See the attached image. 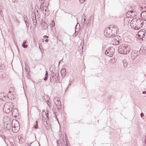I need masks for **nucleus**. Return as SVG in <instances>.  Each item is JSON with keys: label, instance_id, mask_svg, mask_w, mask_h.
I'll return each instance as SVG.
<instances>
[{"label": "nucleus", "instance_id": "nucleus-1", "mask_svg": "<svg viewBox=\"0 0 146 146\" xmlns=\"http://www.w3.org/2000/svg\"><path fill=\"white\" fill-rule=\"evenodd\" d=\"M130 46L126 44H123L118 47L119 52L122 54H128L131 50Z\"/></svg>", "mask_w": 146, "mask_h": 146}, {"label": "nucleus", "instance_id": "nucleus-2", "mask_svg": "<svg viewBox=\"0 0 146 146\" xmlns=\"http://www.w3.org/2000/svg\"><path fill=\"white\" fill-rule=\"evenodd\" d=\"M13 107L14 106L11 102H7L4 104L3 111L5 113H8L11 112Z\"/></svg>", "mask_w": 146, "mask_h": 146}, {"label": "nucleus", "instance_id": "nucleus-3", "mask_svg": "<svg viewBox=\"0 0 146 146\" xmlns=\"http://www.w3.org/2000/svg\"><path fill=\"white\" fill-rule=\"evenodd\" d=\"M12 130L14 133H17L19 130V124L18 122L16 120L12 121Z\"/></svg>", "mask_w": 146, "mask_h": 146}, {"label": "nucleus", "instance_id": "nucleus-4", "mask_svg": "<svg viewBox=\"0 0 146 146\" xmlns=\"http://www.w3.org/2000/svg\"><path fill=\"white\" fill-rule=\"evenodd\" d=\"M111 27H107L104 31V34L107 37H112L113 35V33H114L113 30L111 29Z\"/></svg>", "mask_w": 146, "mask_h": 146}, {"label": "nucleus", "instance_id": "nucleus-5", "mask_svg": "<svg viewBox=\"0 0 146 146\" xmlns=\"http://www.w3.org/2000/svg\"><path fill=\"white\" fill-rule=\"evenodd\" d=\"M115 52L114 48L113 47H110L106 51L105 54L106 55L110 57H111L114 54Z\"/></svg>", "mask_w": 146, "mask_h": 146}, {"label": "nucleus", "instance_id": "nucleus-6", "mask_svg": "<svg viewBox=\"0 0 146 146\" xmlns=\"http://www.w3.org/2000/svg\"><path fill=\"white\" fill-rule=\"evenodd\" d=\"M64 138H65L66 140V135L65 134L64 135H61L60 136V141L58 140L57 141V146H66L64 145Z\"/></svg>", "mask_w": 146, "mask_h": 146}, {"label": "nucleus", "instance_id": "nucleus-7", "mask_svg": "<svg viewBox=\"0 0 146 146\" xmlns=\"http://www.w3.org/2000/svg\"><path fill=\"white\" fill-rule=\"evenodd\" d=\"M114 36L115 34L113 33V37L111 39V40L112 41L111 42L113 44L117 45L119 44V41L118 36Z\"/></svg>", "mask_w": 146, "mask_h": 146}, {"label": "nucleus", "instance_id": "nucleus-8", "mask_svg": "<svg viewBox=\"0 0 146 146\" xmlns=\"http://www.w3.org/2000/svg\"><path fill=\"white\" fill-rule=\"evenodd\" d=\"M12 111V115L15 118L19 117V114L16 108H13L11 111Z\"/></svg>", "mask_w": 146, "mask_h": 146}, {"label": "nucleus", "instance_id": "nucleus-9", "mask_svg": "<svg viewBox=\"0 0 146 146\" xmlns=\"http://www.w3.org/2000/svg\"><path fill=\"white\" fill-rule=\"evenodd\" d=\"M4 124L5 126H6V124H8L11 123V120L9 117L7 116H5L3 119Z\"/></svg>", "mask_w": 146, "mask_h": 146}, {"label": "nucleus", "instance_id": "nucleus-10", "mask_svg": "<svg viewBox=\"0 0 146 146\" xmlns=\"http://www.w3.org/2000/svg\"><path fill=\"white\" fill-rule=\"evenodd\" d=\"M54 102L56 106H57V109H59L58 106H60L61 105V103L60 101V99L58 98H55L54 100Z\"/></svg>", "mask_w": 146, "mask_h": 146}, {"label": "nucleus", "instance_id": "nucleus-11", "mask_svg": "<svg viewBox=\"0 0 146 146\" xmlns=\"http://www.w3.org/2000/svg\"><path fill=\"white\" fill-rule=\"evenodd\" d=\"M0 99L5 101L8 100V97L4 93L0 92Z\"/></svg>", "mask_w": 146, "mask_h": 146}, {"label": "nucleus", "instance_id": "nucleus-12", "mask_svg": "<svg viewBox=\"0 0 146 146\" xmlns=\"http://www.w3.org/2000/svg\"><path fill=\"white\" fill-rule=\"evenodd\" d=\"M38 122L37 121H36L35 123H34L33 126L32 127V129L33 132H36L37 129L38 128Z\"/></svg>", "mask_w": 146, "mask_h": 146}, {"label": "nucleus", "instance_id": "nucleus-13", "mask_svg": "<svg viewBox=\"0 0 146 146\" xmlns=\"http://www.w3.org/2000/svg\"><path fill=\"white\" fill-rule=\"evenodd\" d=\"M52 80L54 81V83H58V78L56 77V74L55 75H52V77H50V81H51Z\"/></svg>", "mask_w": 146, "mask_h": 146}, {"label": "nucleus", "instance_id": "nucleus-14", "mask_svg": "<svg viewBox=\"0 0 146 146\" xmlns=\"http://www.w3.org/2000/svg\"><path fill=\"white\" fill-rule=\"evenodd\" d=\"M141 21L140 22V25H136L135 27V30H138L139 29H141L143 25L144 24V21H143L141 20Z\"/></svg>", "mask_w": 146, "mask_h": 146}, {"label": "nucleus", "instance_id": "nucleus-15", "mask_svg": "<svg viewBox=\"0 0 146 146\" xmlns=\"http://www.w3.org/2000/svg\"><path fill=\"white\" fill-rule=\"evenodd\" d=\"M80 28V24L78 23L76 25L75 27V35L76 36L78 33H77V34L76 35L75 34L77 32H78V31L79 30V29Z\"/></svg>", "mask_w": 146, "mask_h": 146}, {"label": "nucleus", "instance_id": "nucleus-16", "mask_svg": "<svg viewBox=\"0 0 146 146\" xmlns=\"http://www.w3.org/2000/svg\"><path fill=\"white\" fill-rule=\"evenodd\" d=\"M139 52L141 54H145L146 53V48H144L143 47H141L140 50Z\"/></svg>", "mask_w": 146, "mask_h": 146}, {"label": "nucleus", "instance_id": "nucleus-17", "mask_svg": "<svg viewBox=\"0 0 146 146\" xmlns=\"http://www.w3.org/2000/svg\"><path fill=\"white\" fill-rule=\"evenodd\" d=\"M141 17L146 21V11H144L142 12L141 13Z\"/></svg>", "mask_w": 146, "mask_h": 146}, {"label": "nucleus", "instance_id": "nucleus-18", "mask_svg": "<svg viewBox=\"0 0 146 146\" xmlns=\"http://www.w3.org/2000/svg\"><path fill=\"white\" fill-rule=\"evenodd\" d=\"M34 15L35 16V17H34V16H33L32 17V18L33 21V24L34 25H35L36 24V20L35 13L34 14Z\"/></svg>", "mask_w": 146, "mask_h": 146}, {"label": "nucleus", "instance_id": "nucleus-19", "mask_svg": "<svg viewBox=\"0 0 146 146\" xmlns=\"http://www.w3.org/2000/svg\"><path fill=\"white\" fill-rule=\"evenodd\" d=\"M94 19V17L92 16H91L89 18V19L88 21V22L87 23V26L88 27V26L90 25V23L91 22V19Z\"/></svg>", "mask_w": 146, "mask_h": 146}, {"label": "nucleus", "instance_id": "nucleus-20", "mask_svg": "<svg viewBox=\"0 0 146 146\" xmlns=\"http://www.w3.org/2000/svg\"><path fill=\"white\" fill-rule=\"evenodd\" d=\"M123 66L124 67H126L127 66L128 63L127 62L126 60L125 59L123 61Z\"/></svg>", "mask_w": 146, "mask_h": 146}, {"label": "nucleus", "instance_id": "nucleus-21", "mask_svg": "<svg viewBox=\"0 0 146 146\" xmlns=\"http://www.w3.org/2000/svg\"><path fill=\"white\" fill-rule=\"evenodd\" d=\"M35 132V133H36L38 134H41L42 133V131L40 130V129L39 128H38V129H37V130H36V132Z\"/></svg>", "mask_w": 146, "mask_h": 146}, {"label": "nucleus", "instance_id": "nucleus-22", "mask_svg": "<svg viewBox=\"0 0 146 146\" xmlns=\"http://www.w3.org/2000/svg\"><path fill=\"white\" fill-rule=\"evenodd\" d=\"M132 20L133 21V22H134L135 21H136V23H138L139 22V21H141V19L139 18H135L133 19H132Z\"/></svg>", "mask_w": 146, "mask_h": 146}, {"label": "nucleus", "instance_id": "nucleus-23", "mask_svg": "<svg viewBox=\"0 0 146 146\" xmlns=\"http://www.w3.org/2000/svg\"><path fill=\"white\" fill-rule=\"evenodd\" d=\"M7 125L6 126V128L8 130H10L11 128V123H9L8 124H6V125Z\"/></svg>", "mask_w": 146, "mask_h": 146}, {"label": "nucleus", "instance_id": "nucleus-24", "mask_svg": "<svg viewBox=\"0 0 146 146\" xmlns=\"http://www.w3.org/2000/svg\"><path fill=\"white\" fill-rule=\"evenodd\" d=\"M23 20L25 21H26L27 20L29 21V20L27 18V16H25V15H24V16L23 17Z\"/></svg>", "mask_w": 146, "mask_h": 146}, {"label": "nucleus", "instance_id": "nucleus-25", "mask_svg": "<svg viewBox=\"0 0 146 146\" xmlns=\"http://www.w3.org/2000/svg\"><path fill=\"white\" fill-rule=\"evenodd\" d=\"M110 27H111V29L113 30V31L114 30V31H115L116 30L117 31V28L115 27H114V26L113 25H111L110 26Z\"/></svg>", "mask_w": 146, "mask_h": 146}, {"label": "nucleus", "instance_id": "nucleus-26", "mask_svg": "<svg viewBox=\"0 0 146 146\" xmlns=\"http://www.w3.org/2000/svg\"><path fill=\"white\" fill-rule=\"evenodd\" d=\"M43 124L46 127H47L48 125V124L47 123V121H44L43 122Z\"/></svg>", "mask_w": 146, "mask_h": 146}, {"label": "nucleus", "instance_id": "nucleus-27", "mask_svg": "<svg viewBox=\"0 0 146 146\" xmlns=\"http://www.w3.org/2000/svg\"><path fill=\"white\" fill-rule=\"evenodd\" d=\"M29 21L27 20L26 21H25V22L26 24L27 27H28L29 26V23L28 22Z\"/></svg>", "mask_w": 146, "mask_h": 146}, {"label": "nucleus", "instance_id": "nucleus-28", "mask_svg": "<svg viewBox=\"0 0 146 146\" xmlns=\"http://www.w3.org/2000/svg\"><path fill=\"white\" fill-rule=\"evenodd\" d=\"M46 9H47V8L46 7L44 6L43 7V6L42 8V11H44V10L46 12Z\"/></svg>", "mask_w": 146, "mask_h": 146}, {"label": "nucleus", "instance_id": "nucleus-29", "mask_svg": "<svg viewBox=\"0 0 146 146\" xmlns=\"http://www.w3.org/2000/svg\"><path fill=\"white\" fill-rule=\"evenodd\" d=\"M66 71V69L65 68H63L61 71V74L64 73Z\"/></svg>", "mask_w": 146, "mask_h": 146}, {"label": "nucleus", "instance_id": "nucleus-30", "mask_svg": "<svg viewBox=\"0 0 146 146\" xmlns=\"http://www.w3.org/2000/svg\"><path fill=\"white\" fill-rule=\"evenodd\" d=\"M131 11H129L127 13L126 15H130V16H131L133 15V14H131Z\"/></svg>", "mask_w": 146, "mask_h": 146}, {"label": "nucleus", "instance_id": "nucleus-31", "mask_svg": "<svg viewBox=\"0 0 146 146\" xmlns=\"http://www.w3.org/2000/svg\"><path fill=\"white\" fill-rule=\"evenodd\" d=\"M80 47H81V48H81L80 49V51L81 52H83V47L82 46V44L81 43L80 44V46H79V48H80Z\"/></svg>", "mask_w": 146, "mask_h": 146}, {"label": "nucleus", "instance_id": "nucleus-32", "mask_svg": "<svg viewBox=\"0 0 146 146\" xmlns=\"http://www.w3.org/2000/svg\"><path fill=\"white\" fill-rule=\"evenodd\" d=\"M131 11V14H134V15H135V16H136V15L135 14V13L136 14L137 13L135 12V11H133H133Z\"/></svg>", "mask_w": 146, "mask_h": 146}, {"label": "nucleus", "instance_id": "nucleus-33", "mask_svg": "<svg viewBox=\"0 0 146 146\" xmlns=\"http://www.w3.org/2000/svg\"><path fill=\"white\" fill-rule=\"evenodd\" d=\"M40 3L41 5L43 4L44 1V0H39Z\"/></svg>", "mask_w": 146, "mask_h": 146}, {"label": "nucleus", "instance_id": "nucleus-34", "mask_svg": "<svg viewBox=\"0 0 146 146\" xmlns=\"http://www.w3.org/2000/svg\"><path fill=\"white\" fill-rule=\"evenodd\" d=\"M22 46L25 48H26L28 47L27 45H26L25 44H22Z\"/></svg>", "mask_w": 146, "mask_h": 146}, {"label": "nucleus", "instance_id": "nucleus-35", "mask_svg": "<svg viewBox=\"0 0 146 146\" xmlns=\"http://www.w3.org/2000/svg\"><path fill=\"white\" fill-rule=\"evenodd\" d=\"M11 93V92H9L8 93L7 96V97H8V99H9V100L10 99V98H9L10 97V94Z\"/></svg>", "mask_w": 146, "mask_h": 146}, {"label": "nucleus", "instance_id": "nucleus-36", "mask_svg": "<svg viewBox=\"0 0 146 146\" xmlns=\"http://www.w3.org/2000/svg\"><path fill=\"white\" fill-rule=\"evenodd\" d=\"M43 6L41 4V5L40 6V8H38L41 11H42V7Z\"/></svg>", "mask_w": 146, "mask_h": 146}, {"label": "nucleus", "instance_id": "nucleus-37", "mask_svg": "<svg viewBox=\"0 0 146 146\" xmlns=\"http://www.w3.org/2000/svg\"><path fill=\"white\" fill-rule=\"evenodd\" d=\"M71 15V17L72 18V19H77V18H76V17L74 16V15Z\"/></svg>", "mask_w": 146, "mask_h": 146}, {"label": "nucleus", "instance_id": "nucleus-38", "mask_svg": "<svg viewBox=\"0 0 146 146\" xmlns=\"http://www.w3.org/2000/svg\"><path fill=\"white\" fill-rule=\"evenodd\" d=\"M3 78V76L1 74H0V81L2 80Z\"/></svg>", "mask_w": 146, "mask_h": 146}, {"label": "nucleus", "instance_id": "nucleus-39", "mask_svg": "<svg viewBox=\"0 0 146 146\" xmlns=\"http://www.w3.org/2000/svg\"><path fill=\"white\" fill-rule=\"evenodd\" d=\"M66 142V144H64V145L66 146H69L68 145V143H67V139H66V141H65Z\"/></svg>", "mask_w": 146, "mask_h": 146}, {"label": "nucleus", "instance_id": "nucleus-40", "mask_svg": "<svg viewBox=\"0 0 146 146\" xmlns=\"http://www.w3.org/2000/svg\"><path fill=\"white\" fill-rule=\"evenodd\" d=\"M79 0L80 2L82 3H84L86 0Z\"/></svg>", "mask_w": 146, "mask_h": 146}, {"label": "nucleus", "instance_id": "nucleus-41", "mask_svg": "<svg viewBox=\"0 0 146 146\" xmlns=\"http://www.w3.org/2000/svg\"><path fill=\"white\" fill-rule=\"evenodd\" d=\"M43 38H48V36L46 35H44L43 36Z\"/></svg>", "mask_w": 146, "mask_h": 146}, {"label": "nucleus", "instance_id": "nucleus-42", "mask_svg": "<svg viewBox=\"0 0 146 146\" xmlns=\"http://www.w3.org/2000/svg\"><path fill=\"white\" fill-rule=\"evenodd\" d=\"M141 22V21H139V22L138 23H137L135 25H140V22Z\"/></svg>", "mask_w": 146, "mask_h": 146}, {"label": "nucleus", "instance_id": "nucleus-43", "mask_svg": "<svg viewBox=\"0 0 146 146\" xmlns=\"http://www.w3.org/2000/svg\"><path fill=\"white\" fill-rule=\"evenodd\" d=\"M45 76H47V77H48V72L47 71H46Z\"/></svg>", "mask_w": 146, "mask_h": 146}, {"label": "nucleus", "instance_id": "nucleus-44", "mask_svg": "<svg viewBox=\"0 0 146 146\" xmlns=\"http://www.w3.org/2000/svg\"><path fill=\"white\" fill-rule=\"evenodd\" d=\"M48 79V77L47 76H45L44 78V81H46V80Z\"/></svg>", "mask_w": 146, "mask_h": 146}, {"label": "nucleus", "instance_id": "nucleus-45", "mask_svg": "<svg viewBox=\"0 0 146 146\" xmlns=\"http://www.w3.org/2000/svg\"><path fill=\"white\" fill-rule=\"evenodd\" d=\"M27 42V41L26 40H24L22 44H25Z\"/></svg>", "mask_w": 146, "mask_h": 146}, {"label": "nucleus", "instance_id": "nucleus-46", "mask_svg": "<svg viewBox=\"0 0 146 146\" xmlns=\"http://www.w3.org/2000/svg\"><path fill=\"white\" fill-rule=\"evenodd\" d=\"M141 117H143L144 116V114L143 113H142L141 114Z\"/></svg>", "mask_w": 146, "mask_h": 146}, {"label": "nucleus", "instance_id": "nucleus-47", "mask_svg": "<svg viewBox=\"0 0 146 146\" xmlns=\"http://www.w3.org/2000/svg\"><path fill=\"white\" fill-rule=\"evenodd\" d=\"M52 23H54L53 24H52V26L53 27V26H54V21H52Z\"/></svg>", "mask_w": 146, "mask_h": 146}, {"label": "nucleus", "instance_id": "nucleus-48", "mask_svg": "<svg viewBox=\"0 0 146 146\" xmlns=\"http://www.w3.org/2000/svg\"><path fill=\"white\" fill-rule=\"evenodd\" d=\"M143 94H146V91H143L142 92Z\"/></svg>", "mask_w": 146, "mask_h": 146}, {"label": "nucleus", "instance_id": "nucleus-49", "mask_svg": "<svg viewBox=\"0 0 146 146\" xmlns=\"http://www.w3.org/2000/svg\"><path fill=\"white\" fill-rule=\"evenodd\" d=\"M48 15H49V13H47V14H46V13H45V15L46 16H47Z\"/></svg>", "mask_w": 146, "mask_h": 146}, {"label": "nucleus", "instance_id": "nucleus-50", "mask_svg": "<svg viewBox=\"0 0 146 146\" xmlns=\"http://www.w3.org/2000/svg\"><path fill=\"white\" fill-rule=\"evenodd\" d=\"M46 117L48 118V113H46Z\"/></svg>", "mask_w": 146, "mask_h": 146}, {"label": "nucleus", "instance_id": "nucleus-51", "mask_svg": "<svg viewBox=\"0 0 146 146\" xmlns=\"http://www.w3.org/2000/svg\"><path fill=\"white\" fill-rule=\"evenodd\" d=\"M38 5H36L35 6V8H38Z\"/></svg>", "mask_w": 146, "mask_h": 146}, {"label": "nucleus", "instance_id": "nucleus-52", "mask_svg": "<svg viewBox=\"0 0 146 146\" xmlns=\"http://www.w3.org/2000/svg\"><path fill=\"white\" fill-rule=\"evenodd\" d=\"M48 41V39H46L45 40V41L46 42H47Z\"/></svg>", "mask_w": 146, "mask_h": 146}, {"label": "nucleus", "instance_id": "nucleus-53", "mask_svg": "<svg viewBox=\"0 0 146 146\" xmlns=\"http://www.w3.org/2000/svg\"><path fill=\"white\" fill-rule=\"evenodd\" d=\"M47 104L48 105V106H49V103L50 104V103L49 101H48H48H47Z\"/></svg>", "mask_w": 146, "mask_h": 146}, {"label": "nucleus", "instance_id": "nucleus-54", "mask_svg": "<svg viewBox=\"0 0 146 146\" xmlns=\"http://www.w3.org/2000/svg\"><path fill=\"white\" fill-rule=\"evenodd\" d=\"M16 1V0H12V1L14 3H15Z\"/></svg>", "mask_w": 146, "mask_h": 146}, {"label": "nucleus", "instance_id": "nucleus-55", "mask_svg": "<svg viewBox=\"0 0 146 146\" xmlns=\"http://www.w3.org/2000/svg\"><path fill=\"white\" fill-rule=\"evenodd\" d=\"M62 60H61L60 61H59V64H59H59H60V62H62Z\"/></svg>", "mask_w": 146, "mask_h": 146}, {"label": "nucleus", "instance_id": "nucleus-56", "mask_svg": "<svg viewBox=\"0 0 146 146\" xmlns=\"http://www.w3.org/2000/svg\"><path fill=\"white\" fill-rule=\"evenodd\" d=\"M145 143H146V136H145Z\"/></svg>", "mask_w": 146, "mask_h": 146}, {"label": "nucleus", "instance_id": "nucleus-57", "mask_svg": "<svg viewBox=\"0 0 146 146\" xmlns=\"http://www.w3.org/2000/svg\"><path fill=\"white\" fill-rule=\"evenodd\" d=\"M142 32L144 33V32L143 31H139V33H141Z\"/></svg>", "mask_w": 146, "mask_h": 146}, {"label": "nucleus", "instance_id": "nucleus-58", "mask_svg": "<svg viewBox=\"0 0 146 146\" xmlns=\"http://www.w3.org/2000/svg\"><path fill=\"white\" fill-rule=\"evenodd\" d=\"M42 42H44V39H42Z\"/></svg>", "mask_w": 146, "mask_h": 146}, {"label": "nucleus", "instance_id": "nucleus-59", "mask_svg": "<svg viewBox=\"0 0 146 146\" xmlns=\"http://www.w3.org/2000/svg\"><path fill=\"white\" fill-rule=\"evenodd\" d=\"M84 20V22H85V21H86V19L85 18H84V20Z\"/></svg>", "mask_w": 146, "mask_h": 146}, {"label": "nucleus", "instance_id": "nucleus-60", "mask_svg": "<svg viewBox=\"0 0 146 146\" xmlns=\"http://www.w3.org/2000/svg\"><path fill=\"white\" fill-rule=\"evenodd\" d=\"M84 18H82V21H83L84 20Z\"/></svg>", "mask_w": 146, "mask_h": 146}, {"label": "nucleus", "instance_id": "nucleus-61", "mask_svg": "<svg viewBox=\"0 0 146 146\" xmlns=\"http://www.w3.org/2000/svg\"><path fill=\"white\" fill-rule=\"evenodd\" d=\"M85 22H83V25L85 24Z\"/></svg>", "mask_w": 146, "mask_h": 146}, {"label": "nucleus", "instance_id": "nucleus-62", "mask_svg": "<svg viewBox=\"0 0 146 146\" xmlns=\"http://www.w3.org/2000/svg\"><path fill=\"white\" fill-rule=\"evenodd\" d=\"M102 49L103 50H104V48L103 46L102 47Z\"/></svg>", "mask_w": 146, "mask_h": 146}, {"label": "nucleus", "instance_id": "nucleus-63", "mask_svg": "<svg viewBox=\"0 0 146 146\" xmlns=\"http://www.w3.org/2000/svg\"><path fill=\"white\" fill-rule=\"evenodd\" d=\"M102 49L103 50H104V48L103 46L102 47Z\"/></svg>", "mask_w": 146, "mask_h": 146}, {"label": "nucleus", "instance_id": "nucleus-64", "mask_svg": "<svg viewBox=\"0 0 146 146\" xmlns=\"http://www.w3.org/2000/svg\"><path fill=\"white\" fill-rule=\"evenodd\" d=\"M138 35L139 36H141V35H140V34H138Z\"/></svg>", "mask_w": 146, "mask_h": 146}]
</instances>
